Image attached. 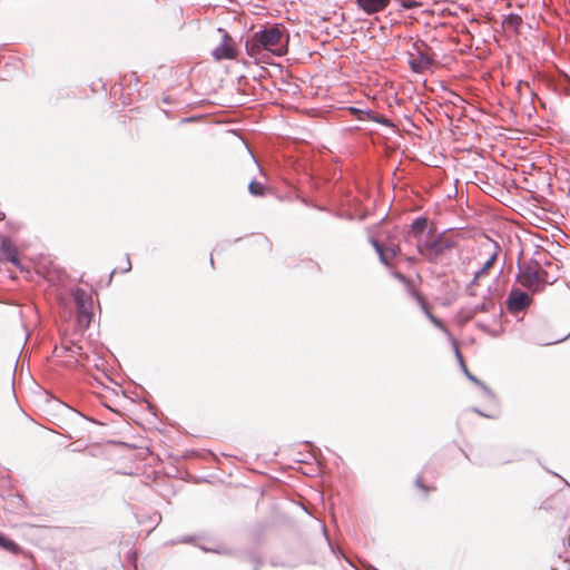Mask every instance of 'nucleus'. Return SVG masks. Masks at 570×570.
Here are the masks:
<instances>
[{"instance_id":"f257e3e1","label":"nucleus","mask_w":570,"mask_h":570,"mask_svg":"<svg viewBox=\"0 0 570 570\" xmlns=\"http://www.w3.org/2000/svg\"><path fill=\"white\" fill-rule=\"evenodd\" d=\"M288 39L283 26L272 24L249 36L245 41V50L256 61H265L269 55L283 57L288 51Z\"/></svg>"},{"instance_id":"f03ea898","label":"nucleus","mask_w":570,"mask_h":570,"mask_svg":"<svg viewBox=\"0 0 570 570\" xmlns=\"http://www.w3.org/2000/svg\"><path fill=\"white\" fill-rule=\"evenodd\" d=\"M455 246V240L446 236L445 233L432 235L430 232L424 242H419L416 250L425 261L436 264L445 257L448 250Z\"/></svg>"},{"instance_id":"7ed1b4c3","label":"nucleus","mask_w":570,"mask_h":570,"mask_svg":"<svg viewBox=\"0 0 570 570\" xmlns=\"http://www.w3.org/2000/svg\"><path fill=\"white\" fill-rule=\"evenodd\" d=\"M412 50L409 51V65L412 71L421 73L432 67L433 57L430 53L431 48L425 42L415 41L412 45Z\"/></svg>"},{"instance_id":"20e7f679","label":"nucleus","mask_w":570,"mask_h":570,"mask_svg":"<svg viewBox=\"0 0 570 570\" xmlns=\"http://www.w3.org/2000/svg\"><path fill=\"white\" fill-rule=\"evenodd\" d=\"M540 273H541V266L539 263L534 262L532 264H529L520 269L519 282L523 287H525L532 292H539L540 291Z\"/></svg>"},{"instance_id":"39448f33","label":"nucleus","mask_w":570,"mask_h":570,"mask_svg":"<svg viewBox=\"0 0 570 570\" xmlns=\"http://www.w3.org/2000/svg\"><path fill=\"white\" fill-rule=\"evenodd\" d=\"M218 31L222 33V42L215 49H213V58L217 61L235 59L237 57V50L235 48L233 38L223 28H218Z\"/></svg>"},{"instance_id":"423d86ee","label":"nucleus","mask_w":570,"mask_h":570,"mask_svg":"<svg viewBox=\"0 0 570 570\" xmlns=\"http://www.w3.org/2000/svg\"><path fill=\"white\" fill-rule=\"evenodd\" d=\"M482 248L488 252L489 257L483 263V265L478 271L474 272V277L472 281L473 284L488 273V271L493 266L501 250L500 245L489 237H487L485 242L482 244Z\"/></svg>"},{"instance_id":"0eeeda50","label":"nucleus","mask_w":570,"mask_h":570,"mask_svg":"<svg viewBox=\"0 0 570 570\" xmlns=\"http://www.w3.org/2000/svg\"><path fill=\"white\" fill-rule=\"evenodd\" d=\"M531 304V297L520 289H512L508 295V309L511 313H518L527 308Z\"/></svg>"},{"instance_id":"6e6552de","label":"nucleus","mask_w":570,"mask_h":570,"mask_svg":"<svg viewBox=\"0 0 570 570\" xmlns=\"http://www.w3.org/2000/svg\"><path fill=\"white\" fill-rule=\"evenodd\" d=\"M371 243L375 248L376 253L379 254L380 261L384 265H390L391 261L395 258L396 255L400 253L399 246H383L374 238L371 239Z\"/></svg>"},{"instance_id":"1a4fd4ad","label":"nucleus","mask_w":570,"mask_h":570,"mask_svg":"<svg viewBox=\"0 0 570 570\" xmlns=\"http://www.w3.org/2000/svg\"><path fill=\"white\" fill-rule=\"evenodd\" d=\"M75 301L78 308L79 322H86L87 324H89L91 315L87 308L88 298L86 297V293L82 289H77L75 293Z\"/></svg>"},{"instance_id":"9d476101","label":"nucleus","mask_w":570,"mask_h":570,"mask_svg":"<svg viewBox=\"0 0 570 570\" xmlns=\"http://www.w3.org/2000/svg\"><path fill=\"white\" fill-rule=\"evenodd\" d=\"M356 2L364 12L373 14L386 9L391 0H356Z\"/></svg>"},{"instance_id":"9b49d317","label":"nucleus","mask_w":570,"mask_h":570,"mask_svg":"<svg viewBox=\"0 0 570 570\" xmlns=\"http://www.w3.org/2000/svg\"><path fill=\"white\" fill-rule=\"evenodd\" d=\"M0 250L3 257L16 266H19V256L16 245L9 239L1 240Z\"/></svg>"},{"instance_id":"f8f14e48","label":"nucleus","mask_w":570,"mask_h":570,"mask_svg":"<svg viewBox=\"0 0 570 570\" xmlns=\"http://www.w3.org/2000/svg\"><path fill=\"white\" fill-rule=\"evenodd\" d=\"M426 227H428V218H425L423 216H419L412 222L410 233L416 240V246L419 245V242H424V239H425L424 232H425Z\"/></svg>"},{"instance_id":"ddd939ff","label":"nucleus","mask_w":570,"mask_h":570,"mask_svg":"<svg viewBox=\"0 0 570 570\" xmlns=\"http://www.w3.org/2000/svg\"><path fill=\"white\" fill-rule=\"evenodd\" d=\"M453 346H454V350H455V356L458 358V361L460 362V365L464 372V374L466 375V377L472 381L475 385H478L479 387L482 389V391L488 394V395H491V391L490 389L483 383L481 382L476 376H474L473 374H471L469 372V370L466 368L465 364H464V361H463V357L459 351V347H458V344L455 341H453Z\"/></svg>"},{"instance_id":"4468645a","label":"nucleus","mask_w":570,"mask_h":570,"mask_svg":"<svg viewBox=\"0 0 570 570\" xmlns=\"http://www.w3.org/2000/svg\"><path fill=\"white\" fill-rule=\"evenodd\" d=\"M351 111L356 115L358 120H373L375 122L390 126L391 122L389 119H386L384 116L374 115L372 111L361 110L357 108L352 107Z\"/></svg>"},{"instance_id":"2eb2a0df","label":"nucleus","mask_w":570,"mask_h":570,"mask_svg":"<svg viewBox=\"0 0 570 570\" xmlns=\"http://www.w3.org/2000/svg\"><path fill=\"white\" fill-rule=\"evenodd\" d=\"M416 298L419 301V304L421 305V308L422 311L424 312V314L426 315V317L431 321V323L433 325H435L438 328H440L442 332L449 334L446 327L444 326V324L442 323L441 320H439L438 317H435L430 311H429V307L425 303V301L423 299V297H421L420 295H416Z\"/></svg>"},{"instance_id":"dca6fc26","label":"nucleus","mask_w":570,"mask_h":570,"mask_svg":"<svg viewBox=\"0 0 570 570\" xmlns=\"http://www.w3.org/2000/svg\"><path fill=\"white\" fill-rule=\"evenodd\" d=\"M0 548L4 549L13 554H19L21 551V548L14 541L10 540L9 538L4 537L1 533H0Z\"/></svg>"},{"instance_id":"f3484780","label":"nucleus","mask_w":570,"mask_h":570,"mask_svg":"<svg viewBox=\"0 0 570 570\" xmlns=\"http://www.w3.org/2000/svg\"><path fill=\"white\" fill-rule=\"evenodd\" d=\"M522 23V19L519 16L510 14L504 19V24L512 29H518Z\"/></svg>"},{"instance_id":"a211bd4d","label":"nucleus","mask_w":570,"mask_h":570,"mask_svg":"<svg viewBox=\"0 0 570 570\" xmlns=\"http://www.w3.org/2000/svg\"><path fill=\"white\" fill-rule=\"evenodd\" d=\"M248 190L254 196H263L264 195V185L256 180H252L248 185Z\"/></svg>"},{"instance_id":"6ab92c4d","label":"nucleus","mask_w":570,"mask_h":570,"mask_svg":"<svg viewBox=\"0 0 570 570\" xmlns=\"http://www.w3.org/2000/svg\"><path fill=\"white\" fill-rule=\"evenodd\" d=\"M65 348L69 352H71V356L75 357L76 355H80L81 354V346L75 344V343H70L69 346H65Z\"/></svg>"},{"instance_id":"aec40b11","label":"nucleus","mask_w":570,"mask_h":570,"mask_svg":"<svg viewBox=\"0 0 570 570\" xmlns=\"http://www.w3.org/2000/svg\"><path fill=\"white\" fill-rule=\"evenodd\" d=\"M488 311V305L485 303H481V304H476L471 313L469 314V317H472L473 315H475L476 313H480V312H487Z\"/></svg>"},{"instance_id":"412c9836","label":"nucleus","mask_w":570,"mask_h":570,"mask_svg":"<svg viewBox=\"0 0 570 570\" xmlns=\"http://www.w3.org/2000/svg\"><path fill=\"white\" fill-rule=\"evenodd\" d=\"M548 276H549V275H548V272H547V271H544V269L541 267V273H540V291L543 288V286H544L546 284L551 283V282L549 281Z\"/></svg>"},{"instance_id":"4be33fe9","label":"nucleus","mask_w":570,"mask_h":570,"mask_svg":"<svg viewBox=\"0 0 570 570\" xmlns=\"http://www.w3.org/2000/svg\"><path fill=\"white\" fill-rule=\"evenodd\" d=\"M202 549L204 551H212V552H216V553H219V554H226V553L229 552L226 548H223V547H219V548H216V549L202 547Z\"/></svg>"},{"instance_id":"5701e85b","label":"nucleus","mask_w":570,"mask_h":570,"mask_svg":"<svg viewBox=\"0 0 570 570\" xmlns=\"http://www.w3.org/2000/svg\"><path fill=\"white\" fill-rule=\"evenodd\" d=\"M415 484H416L419 488H421V489H425V487H424V485H423V483H422V479H421V476H419V478L416 479Z\"/></svg>"},{"instance_id":"b1692460","label":"nucleus","mask_w":570,"mask_h":570,"mask_svg":"<svg viewBox=\"0 0 570 570\" xmlns=\"http://www.w3.org/2000/svg\"><path fill=\"white\" fill-rule=\"evenodd\" d=\"M131 268L130 261L127 259V267L124 269V272H128Z\"/></svg>"},{"instance_id":"393cba45","label":"nucleus","mask_w":570,"mask_h":570,"mask_svg":"<svg viewBox=\"0 0 570 570\" xmlns=\"http://www.w3.org/2000/svg\"><path fill=\"white\" fill-rule=\"evenodd\" d=\"M70 411H71L76 416H78V417H82V415H81L79 412L73 411V410H71V409H70Z\"/></svg>"},{"instance_id":"a878e982","label":"nucleus","mask_w":570,"mask_h":570,"mask_svg":"<svg viewBox=\"0 0 570 570\" xmlns=\"http://www.w3.org/2000/svg\"><path fill=\"white\" fill-rule=\"evenodd\" d=\"M4 219V213L0 212V222Z\"/></svg>"}]
</instances>
